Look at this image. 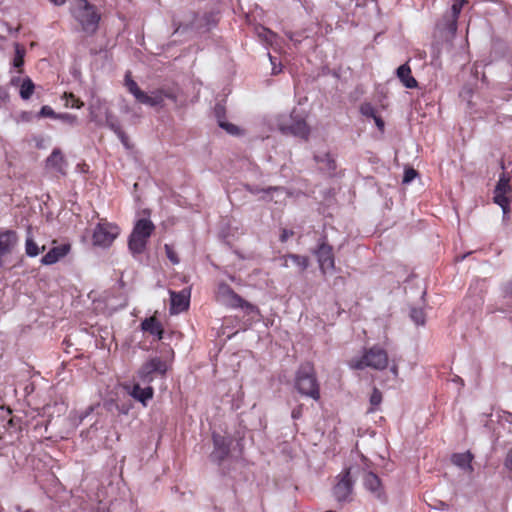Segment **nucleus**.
I'll return each mask as SVG.
<instances>
[{
  "label": "nucleus",
  "instance_id": "f257e3e1",
  "mask_svg": "<svg viewBox=\"0 0 512 512\" xmlns=\"http://www.w3.org/2000/svg\"><path fill=\"white\" fill-rule=\"evenodd\" d=\"M125 86L137 102L150 107H162L165 99L171 100L174 103L178 99V90L173 87H161L151 91L150 94L142 91L130 77L129 72L125 75Z\"/></svg>",
  "mask_w": 512,
  "mask_h": 512
},
{
  "label": "nucleus",
  "instance_id": "f03ea898",
  "mask_svg": "<svg viewBox=\"0 0 512 512\" xmlns=\"http://www.w3.org/2000/svg\"><path fill=\"white\" fill-rule=\"evenodd\" d=\"M70 11L85 33L96 32L100 15L87 0H70Z\"/></svg>",
  "mask_w": 512,
  "mask_h": 512
},
{
  "label": "nucleus",
  "instance_id": "7ed1b4c3",
  "mask_svg": "<svg viewBox=\"0 0 512 512\" xmlns=\"http://www.w3.org/2000/svg\"><path fill=\"white\" fill-rule=\"evenodd\" d=\"M154 230L155 225L148 218H141L135 222L128 239V247L133 255H139L145 251Z\"/></svg>",
  "mask_w": 512,
  "mask_h": 512
},
{
  "label": "nucleus",
  "instance_id": "20e7f679",
  "mask_svg": "<svg viewBox=\"0 0 512 512\" xmlns=\"http://www.w3.org/2000/svg\"><path fill=\"white\" fill-rule=\"evenodd\" d=\"M295 384L300 394L314 400L320 398L319 384L314 368L310 363H305L300 366L296 374Z\"/></svg>",
  "mask_w": 512,
  "mask_h": 512
},
{
  "label": "nucleus",
  "instance_id": "39448f33",
  "mask_svg": "<svg viewBox=\"0 0 512 512\" xmlns=\"http://www.w3.org/2000/svg\"><path fill=\"white\" fill-rule=\"evenodd\" d=\"M349 365L351 368L358 370L368 367L375 370H384L388 366V355L380 346H373L366 350L361 357L353 358Z\"/></svg>",
  "mask_w": 512,
  "mask_h": 512
},
{
  "label": "nucleus",
  "instance_id": "423d86ee",
  "mask_svg": "<svg viewBox=\"0 0 512 512\" xmlns=\"http://www.w3.org/2000/svg\"><path fill=\"white\" fill-rule=\"evenodd\" d=\"M167 362L160 357H151L137 371L136 378L143 385H150L157 377H164L167 373Z\"/></svg>",
  "mask_w": 512,
  "mask_h": 512
},
{
  "label": "nucleus",
  "instance_id": "0eeeda50",
  "mask_svg": "<svg viewBox=\"0 0 512 512\" xmlns=\"http://www.w3.org/2000/svg\"><path fill=\"white\" fill-rule=\"evenodd\" d=\"M511 197H512V184L510 181V177L503 173L494 189V202L499 205L503 212V220H507L509 218L510 213V205H511Z\"/></svg>",
  "mask_w": 512,
  "mask_h": 512
},
{
  "label": "nucleus",
  "instance_id": "6e6552de",
  "mask_svg": "<svg viewBox=\"0 0 512 512\" xmlns=\"http://www.w3.org/2000/svg\"><path fill=\"white\" fill-rule=\"evenodd\" d=\"M119 233L120 228L116 224L101 220L94 229L92 235L93 244L107 248L114 242Z\"/></svg>",
  "mask_w": 512,
  "mask_h": 512
},
{
  "label": "nucleus",
  "instance_id": "1a4fd4ad",
  "mask_svg": "<svg viewBox=\"0 0 512 512\" xmlns=\"http://www.w3.org/2000/svg\"><path fill=\"white\" fill-rule=\"evenodd\" d=\"M313 253L317 258L319 269L323 275L332 274L335 271V258L331 245L323 241L318 244Z\"/></svg>",
  "mask_w": 512,
  "mask_h": 512
},
{
  "label": "nucleus",
  "instance_id": "9d476101",
  "mask_svg": "<svg viewBox=\"0 0 512 512\" xmlns=\"http://www.w3.org/2000/svg\"><path fill=\"white\" fill-rule=\"evenodd\" d=\"M338 482L333 488V495L338 502H348L352 499L353 480L351 469H345L339 476Z\"/></svg>",
  "mask_w": 512,
  "mask_h": 512
},
{
  "label": "nucleus",
  "instance_id": "9b49d317",
  "mask_svg": "<svg viewBox=\"0 0 512 512\" xmlns=\"http://www.w3.org/2000/svg\"><path fill=\"white\" fill-rule=\"evenodd\" d=\"M190 290L183 289L180 292L170 291V313L179 314L189 307Z\"/></svg>",
  "mask_w": 512,
  "mask_h": 512
},
{
  "label": "nucleus",
  "instance_id": "f8f14e48",
  "mask_svg": "<svg viewBox=\"0 0 512 512\" xmlns=\"http://www.w3.org/2000/svg\"><path fill=\"white\" fill-rule=\"evenodd\" d=\"M141 384L142 383L138 380L133 385L126 386L125 389L132 398L146 406L147 402L153 398L154 389L151 385L141 387Z\"/></svg>",
  "mask_w": 512,
  "mask_h": 512
},
{
  "label": "nucleus",
  "instance_id": "ddd939ff",
  "mask_svg": "<svg viewBox=\"0 0 512 512\" xmlns=\"http://www.w3.org/2000/svg\"><path fill=\"white\" fill-rule=\"evenodd\" d=\"M214 450L211 453V459L216 462L224 460L230 451L231 441L224 436L219 434H213Z\"/></svg>",
  "mask_w": 512,
  "mask_h": 512
},
{
  "label": "nucleus",
  "instance_id": "4468645a",
  "mask_svg": "<svg viewBox=\"0 0 512 512\" xmlns=\"http://www.w3.org/2000/svg\"><path fill=\"white\" fill-rule=\"evenodd\" d=\"M282 132L291 133L297 137L307 139L309 135V128L303 119H293L291 124H279Z\"/></svg>",
  "mask_w": 512,
  "mask_h": 512
},
{
  "label": "nucleus",
  "instance_id": "2eb2a0df",
  "mask_svg": "<svg viewBox=\"0 0 512 512\" xmlns=\"http://www.w3.org/2000/svg\"><path fill=\"white\" fill-rule=\"evenodd\" d=\"M66 161L59 149H54L50 156L46 159V168L55 171L61 175L66 174Z\"/></svg>",
  "mask_w": 512,
  "mask_h": 512
},
{
  "label": "nucleus",
  "instance_id": "dca6fc26",
  "mask_svg": "<svg viewBox=\"0 0 512 512\" xmlns=\"http://www.w3.org/2000/svg\"><path fill=\"white\" fill-rule=\"evenodd\" d=\"M18 242L17 233L13 230L0 231V257L10 253Z\"/></svg>",
  "mask_w": 512,
  "mask_h": 512
},
{
  "label": "nucleus",
  "instance_id": "f3484780",
  "mask_svg": "<svg viewBox=\"0 0 512 512\" xmlns=\"http://www.w3.org/2000/svg\"><path fill=\"white\" fill-rule=\"evenodd\" d=\"M70 251L69 244H62L51 248L41 259L43 265H52L64 258Z\"/></svg>",
  "mask_w": 512,
  "mask_h": 512
},
{
  "label": "nucleus",
  "instance_id": "a211bd4d",
  "mask_svg": "<svg viewBox=\"0 0 512 512\" xmlns=\"http://www.w3.org/2000/svg\"><path fill=\"white\" fill-rule=\"evenodd\" d=\"M220 293L222 295L227 296L230 299V302L234 306L242 307L247 309L248 311H255L256 307L245 300H243L239 295H237L229 286L222 285L219 288Z\"/></svg>",
  "mask_w": 512,
  "mask_h": 512
},
{
  "label": "nucleus",
  "instance_id": "6ab92c4d",
  "mask_svg": "<svg viewBox=\"0 0 512 512\" xmlns=\"http://www.w3.org/2000/svg\"><path fill=\"white\" fill-rule=\"evenodd\" d=\"M397 77L401 83L409 89L417 87V81L411 74V69L408 64L399 66L396 70Z\"/></svg>",
  "mask_w": 512,
  "mask_h": 512
},
{
  "label": "nucleus",
  "instance_id": "aec40b11",
  "mask_svg": "<svg viewBox=\"0 0 512 512\" xmlns=\"http://www.w3.org/2000/svg\"><path fill=\"white\" fill-rule=\"evenodd\" d=\"M472 459H473V455L469 451L464 452V453H456V454H453L451 457V461L454 465L458 466L459 468H461L464 471H469V472H471L473 470V468L471 466Z\"/></svg>",
  "mask_w": 512,
  "mask_h": 512
},
{
  "label": "nucleus",
  "instance_id": "412c9836",
  "mask_svg": "<svg viewBox=\"0 0 512 512\" xmlns=\"http://www.w3.org/2000/svg\"><path fill=\"white\" fill-rule=\"evenodd\" d=\"M363 484L365 488L371 493L375 494V496L380 497V479L377 475L372 472L366 473L363 478Z\"/></svg>",
  "mask_w": 512,
  "mask_h": 512
},
{
  "label": "nucleus",
  "instance_id": "4be33fe9",
  "mask_svg": "<svg viewBox=\"0 0 512 512\" xmlns=\"http://www.w3.org/2000/svg\"><path fill=\"white\" fill-rule=\"evenodd\" d=\"M141 327L143 331L149 332L150 334L157 336L158 339H162L163 330L161 324L156 320V318H146L141 323Z\"/></svg>",
  "mask_w": 512,
  "mask_h": 512
},
{
  "label": "nucleus",
  "instance_id": "5701e85b",
  "mask_svg": "<svg viewBox=\"0 0 512 512\" xmlns=\"http://www.w3.org/2000/svg\"><path fill=\"white\" fill-rule=\"evenodd\" d=\"M265 194L264 199L273 200L275 198V202H282L291 194L282 187H269L266 190H262Z\"/></svg>",
  "mask_w": 512,
  "mask_h": 512
},
{
  "label": "nucleus",
  "instance_id": "b1692460",
  "mask_svg": "<svg viewBox=\"0 0 512 512\" xmlns=\"http://www.w3.org/2000/svg\"><path fill=\"white\" fill-rule=\"evenodd\" d=\"M45 250V246L43 245L41 248L37 245V243L33 239V235L31 233V227L27 229V236L25 241V253L29 257H36L39 255L41 251Z\"/></svg>",
  "mask_w": 512,
  "mask_h": 512
},
{
  "label": "nucleus",
  "instance_id": "393cba45",
  "mask_svg": "<svg viewBox=\"0 0 512 512\" xmlns=\"http://www.w3.org/2000/svg\"><path fill=\"white\" fill-rule=\"evenodd\" d=\"M222 112H223V108L220 105H217L215 107V113L218 118L219 126L231 135H238L239 131H240L239 128L236 125H234L232 123H228L225 120H223L220 115Z\"/></svg>",
  "mask_w": 512,
  "mask_h": 512
},
{
  "label": "nucleus",
  "instance_id": "a878e982",
  "mask_svg": "<svg viewBox=\"0 0 512 512\" xmlns=\"http://www.w3.org/2000/svg\"><path fill=\"white\" fill-rule=\"evenodd\" d=\"M316 162L321 163L323 166L322 169L327 170L328 172L334 171L336 168V164L334 159L330 156L329 153H317L314 156Z\"/></svg>",
  "mask_w": 512,
  "mask_h": 512
},
{
  "label": "nucleus",
  "instance_id": "bb28decb",
  "mask_svg": "<svg viewBox=\"0 0 512 512\" xmlns=\"http://www.w3.org/2000/svg\"><path fill=\"white\" fill-rule=\"evenodd\" d=\"M34 88L35 86L32 80L29 77H25L20 85V97L23 100H28L32 96Z\"/></svg>",
  "mask_w": 512,
  "mask_h": 512
},
{
  "label": "nucleus",
  "instance_id": "cd10ccee",
  "mask_svg": "<svg viewBox=\"0 0 512 512\" xmlns=\"http://www.w3.org/2000/svg\"><path fill=\"white\" fill-rule=\"evenodd\" d=\"M26 54V50L23 46L16 43L15 44V55L13 58L12 65L14 68L19 69V73L22 72L21 67L24 65V57Z\"/></svg>",
  "mask_w": 512,
  "mask_h": 512
},
{
  "label": "nucleus",
  "instance_id": "c85d7f7f",
  "mask_svg": "<svg viewBox=\"0 0 512 512\" xmlns=\"http://www.w3.org/2000/svg\"><path fill=\"white\" fill-rule=\"evenodd\" d=\"M410 318L417 326H423L426 318L422 308L412 307L410 309Z\"/></svg>",
  "mask_w": 512,
  "mask_h": 512
},
{
  "label": "nucleus",
  "instance_id": "c756f323",
  "mask_svg": "<svg viewBox=\"0 0 512 512\" xmlns=\"http://www.w3.org/2000/svg\"><path fill=\"white\" fill-rule=\"evenodd\" d=\"M463 3L464 1H461V2H457V3H454L451 7V12H452V17H453V20H452V23L450 24V27L449 29L452 31V32H455L456 29H457V18L461 12V9H462V6H463Z\"/></svg>",
  "mask_w": 512,
  "mask_h": 512
},
{
  "label": "nucleus",
  "instance_id": "7c9ffc66",
  "mask_svg": "<svg viewBox=\"0 0 512 512\" xmlns=\"http://www.w3.org/2000/svg\"><path fill=\"white\" fill-rule=\"evenodd\" d=\"M288 257H290L291 261L299 267L302 271L306 270L309 266V259L306 256H301L297 254H288Z\"/></svg>",
  "mask_w": 512,
  "mask_h": 512
},
{
  "label": "nucleus",
  "instance_id": "2f4dec72",
  "mask_svg": "<svg viewBox=\"0 0 512 512\" xmlns=\"http://www.w3.org/2000/svg\"><path fill=\"white\" fill-rule=\"evenodd\" d=\"M370 405L372 406L369 409V412H373L382 402V393L379 389L373 388L372 394L370 395Z\"/></svg>",
  "mask_w": 512,
  "mask_h": 512
},
{
  "label": "nucleus",
  "instance_id": "473e14b6",
  "mask_svg": "<svg viewBox=\"0 0 512 512\" xmlns=\"http://www.w3.org/2000/svg\"><path fill=\"white\" fill-rule=\"evenodd\" d=\"M64 99H65V105L67 107L81 108L83 106V103L71 93L70 94L65 93Z\"/></svg>",
  "mask_w": 512,
  "mask_h": 512
},
{
  "label": "nucleus",
  "instance_id": "72a5a7b5",
  "mask_svg": "<svg viewBox=\"0 0 512 512\" xmlns=\"http://www.w3.org/2000/svg\"><path fill=\"white\" fill-rule=\"evenodd\" d=\"M360 112L363 116L372 119L377 115L375 108L370 103H363L360 106Z\"/></svg>",
  "mask_w": 512,
  "mask_h": 512
},
{
  "label": "nucleus",
  "instance_id": "f704fd0d",
  "mask_svg": "<svg viewBox=\"0 0 512 512\" xmlns=\"http://www.w3.org/2000/svg\"><path fill=\"white\" fill-rule=\"evenodd\" d=\"M106 115V125L117 135L120 131H122L119 123L113 117H111L107 110L105 111Z\"/></svg>",
  "mask_w": 512,
  "mask_h": 512
},
{
  "label": "nucleus",
  "instance_id": "c9c22d12",
  "mask_svg": "<svg viewBox=\"0 0 512 512\" xmlns=\"http://www.w3.org/2000/svg\"><path fill=\"white\" fill-rule=\"evenodd\" d=\"M166 256L170 260V262L174 265L178 264L180 262L176 252L174 251L173 247L169 244H165L164 246Z\"/></svg>",
  "mask_w": 512,
  "mask_h": 512
},
{
  "label": "nucleus",
  "instance_id": "e433bc0d",
  "mask_svg": "<svg viewBox=\"0 0 512 512\" xmlns=\"http://www.w3.org/2000/svg\"><path fill=\"white\" fill-rule=\"evenodd\" d=\"M57 119L62 120L70 125H75L77 123V116L70 113H61L57 115Z\"/></svg>",
  "mask_w": 512,
  "mask_h": 512
},
{
  "label": "nucleus",
  "instance_id": "4c0bfd02",
  "mask_svg": "<svg viewBox=\"0 0 512 512\" xmlns=\"http://www.w3.org/2000/svg\"><path fill=\"white\" fill-rule=\"evenodd\" d=\"M40 116L42 117H50V118H54V119H57V115L54 110L50 107V106H43L40 110Z\"/></svg>",
  "mask_w": 512,
  "mask_h": 512
},
{
  "label": "nucleus",
  "instance_id": "58836bf2",
  "mask_svg": "<svg viewBox=\"0 0 512 512\" xmlns=\"http://www.w3.org/2000/svg\"><path fill=\"white\" fill-rule=\"evenodd\" d=\"M417 176V172L413 168L406 169L404 172L403 183H410Z\"/></svg>",
  "mask_w": 512,
  "mask_h": 512
},
{
  "label": "nucleus",
  "instance_id": "ea45409f",
  "mask_svg": "<svg viewBox=\"0 0 512 512\" xmlns=\"http://www.w3.org/2000/svg\"><path fill=\"white\" fill-rule=\"evenodd\" d=\"M504 466L506 469L512 472V449H510L506 455Z\"/></svg>",
  "mask_w": 512,
  "mask_h": 512
},
{
  "label": "nucleus",
  "instance_id": "a19ab883",
  "mask_svg": "<svg viewBox=\"0 0 512 512\" xmlns=\"http://www.w3.org/2000/svg\"><path fill=\"white\" fill-rule=\"evenodd\" d=\"M292 235H293V231L292 230L283 229L281 234H280V241L281 242H286Z\"/></svg>",
  "mask_w": 512,
  "mask_h": 512
},
{
  "label": "nucleus",
  "instance_id": "79ce46f5",
  "mask_svg": "<svg viewBox=\"0 0 512 512\" xmlns=\"http://www.w3.org/2000/svg\"><path fill=\"white\" fill-rule=\"evenodd\" d=\"M269 55V58H270V62L272 64V73L273 74H278L282 71V68H281V65H276V62H275V58H273L270 54Z\"/></svg>",
  "mask_w": 512,
  "mask_h": 512
},
{
  "label": "nucleus",
  "instance_id": "37998d69",
  "mask_svg": "<svg viewBox=\"0 0 512 512\" xmlns=\"http://www.w3.org/2000/svg\"><path fill=\"white\" fill-rule=\"evenodd\" d=\"M90 120L96 124H101V119L96 114L94 106L90 107Z\"/></svg>",
  "mask_w": 512,
  "mask_h": 512
},
{
  "label": "nucleus",
  "instance_id": "c03bdc74",
  "mask_svg": "<svg viewBox=\"0 0 512 512\" xmlns=\"http://www.w3.org/2000/svg\"><path fill=\"white\" fill-rule=\"evenodd\" d=\"M117 137L119 138V140L121 141V143L125 146V148H129V143H128V137L127 135L124 133V131H120L118 134H117Z\"/></svg>",
  "mask_w": 512,
  "mask_h": 512
},
{
  "label": "nucleus",
  "instance_id": "a18cd8bd",
  "mask_svg": "<svg viewBox=\"0 0 512 512\" xmlns=\"http://www.w3.org/2000/svg\"><path fill=\"white\" fill-rule=\"evenodd\" d=\"M290 257H288V254L287 255H283L279 258V261L281 262L280 265L284 268H288L289 267V261H290Z\"/></svg>",
  "mask_w": 512,
  "mask_h": 512
},
{
  "label": "nucleus",
  "instance_id": "49530a36",
  "mask_svg": "<svg viewBox=\"0 0 512 512\" xmlns=\"http://www.w3.org/2000/svg\"><path fill=\"white\" fill-rule=\"evenodd\" d=\"M376 126L380 129V130H383L384 129V121L378 116L376 115L374 118H373Z\"/></svg>",
  "mask_w": 512,
  "mask_h": 512
},
{
  "label": "nucleus",
  "instance_id": "de8ad7c7",
  "mask_svg": "<svg viewBox=\"0 0 512 512\" xmlns=\"http://www.w3.org/2000/svg\"><path fill=\"white\" fill-rule=\"evenodd\" d=\"M291 415H292L293 419H298L301 416V408L299 407V408L293 409Z\"/></svg>",
  "mask_w": 512,
  "mask_h": 512
},
{
  "label": "nucleus",
  "instance_id": "09e8293b",
  "mask_svg": "<svg viewBox=\"0 0 512 512\" xmlns=\"http://www.w3.org/2000/svg\"><path fill=\"white\" fill-rule=\"evenodd\" d=\"M93 406H89L86 411L80 416V421H82L84 418H86L92 411H93Z\"/></svg>",
  "mask_w": 512,
  "mask_h": 512
},
{
  "label": "nucleus",
  "instance_id": "8fccbe9b",
  "mask_svg": "<svg viewBox=\"0 0 512 512\" xmlns=\"http://www.w3.org/2000/svg\"><path fill=\"white\" fill-rule=\"evenodd\" d=\"M20 82L22 83V80L18 76L17 77H12L11 81H10L12 86H17V85L20 84Z\"/></svg>",
  "mask_w": 512,
  "mask_h": 512
},
{
  "label": "nucleus",
  "instance_id": "3c124183",
  "mask_svg": "<svg viewBox=\"0 0 512 512\" xmlns=\"http://www.w3.org/2000/svg\"><path fill=\"white\" fill-rule=\"evenodd\" d=\"M265 37L267 41H272V38H274L275 35L271 31L265 30Z\"/></svg>",
  "mask_w": 512,
  "mask_h": 512
},
{
  "label": "nucleus",
  "instance_id": "603ef678",
  "mask_svg": "<svg viewBox=\"0 0 512 512\" xmlns=\"http://www.w3.org/2000/svg\"><path fill=\"white\" fill-rule=\"evenodd\" d=\"M391 373L394 375V377L398 376V367L397 365H392L390 368Z\"/></svg>",
  "mask_w": 512,
  "mask_h": 512
},
{
  "label": "nucleus",
  "instance_id": "864d4df0",
  "mask_svg": "<svg viewBox=\"0 0 512 512\" xmlns=\"http://www.w3.org/2000/svg\"><path fill=\"white\" fill-rule=\"evenodd\" d=\"M49 1L58 6L63 5L66 2V0H49Z\"/></svg>",
  "mask_w": 512,
  "mask_h": 512
},
{
  "label": "nucleus",
  "instance_id": "5fc2aeb1",
  "mask_svg": "<svg viewBox=\"0 0 512 512\" xmlns=\"http://www.w3.org/2000/svg\"><path fill=\"white\" fill-rule=\"evenodd\" d=\"M251 192H252V193H254V194H257V193H259V192H260V190L255 189V190H251Z\"/></svg>",
  "mask_w": 512,
  "mask_h": 512
},
{
  "label": "nucleus",
  "instance_id": "6e6d98bb",
  "mask_svg": "<svg viewBox=\"0 0 512 512\" xmlns=\"http://www.w3.org/2000/svg\"><path fill=\"white\" fill-rule=\"evenodd\" d=\"M98 512H105L104 510H98Z\"/></svg>",
  "mask_w": 512,
  "mask_h": 512
}]
</instances>
